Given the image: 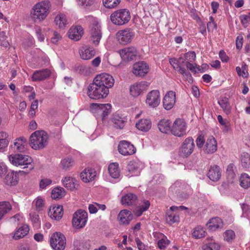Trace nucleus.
Returning a JSON list of instances; mask_svg holds the SVG:
<instances>
[{"label": "nucleus", "mask_w": 250, "mask_h": 250, "mask_svg": "<svg viewBox=\"0 0 250 250\" xmlns=\"http://www.w3.org/2000/svg\"><path fill=\"white\" fill-rule=\"evenodd\" d=\"M50 2L47 0L37 2L31 10L30 15L34 21H43L49 13Z\"/></svg>", "instance_id": "nucleus-1"}, {"label": "nucleus", "mask_w": 250, "mask_h": 250, "mask_svg": "<svg viewBox=\"0 0 250 250\" xmlns=\"http://www.w3.org/2000/svg\"><path fill=\"white\" fill-rule=\"evenodd\" d=\"M10 163L16 167H22L23 168L26 169L25 173H29L34 168V166L32 164L33 160L28 155L22 154H12L8 156Z\"/></svg>", "instance_id": "nucleus-2"}, {"label": "nucleus", "mask_w": 250, "mask_h": 250, "mask_svg": "<svg viewBox=\"0 0 250 250\" xmlns=\"http://www.w3.org/2000/svg\"><path fill=\"white\" fill-rule=\"evenodd\" d=\"M87 89L88 96L95 100L105 98L109 93V90L106 87L102 86L95 80L88 85Z\"/></svg>", "instance_id": "nucleus-3"}, {"label": "nucleus", "mask_w": 250, "mask_h": 250, "mask_svg": "<svg viewBox=\"0 0 250 250\" xmlns=\"http://www.w3.org/2000/svg\"><path fill=\"white\" fill-rule=\"evenodd\" d=\"M48 138L44 131H36L30 136V145L35 150L43 148L47 144Z\"/></svg>", "instance_id": "nucleus-4"}, {"label": "nucleus", "mask_w": 250, "mask_h": 250, "mask_svg": "<svg viewBox=\"0 0 250 250\" xmlns=\"http://www.w3.org/2000/svg\"><path fill=\"white\" fill-rule=\"evenodd\" d=\"M129 11L127 9H120L114 11L110 16L111 22L115 25L121 26L126 24L130 20Z\"/></svg>", "instance_id": "nucleus-5"}, {"label": "nucleus", "mask_w": 250, "mask_h": 250, "mask_svg": "<svg viewBox=\"0 0 250 250\" xmlns=\"http://www.w3.org/2000/svg\"><path fill=\"white\" fill-rule=\"evenodd\" d=\"M90 110L97 119H101L104 121L111 112V105L110 104H92Z\"/></svg>", "instance_id": "nucleus-6"}, {"label": "nucleus", "mask_w": 250, "mask_h": 250, "mask_svg": "<svg viewBox=\"0 0 250 250\" xmlns=\"http://www.w3.org/2000/svg\"><path fill=\"white\" fill-rule=\"evenodd\" d=\"M89 18L93 20L89 31L90 41L93 45L97 46L102 37L101 25L93 17L89 16Z\"/></svg>", "instance_id": "nucleus-7"}, {"label": "nucleus", "mask_w": 250, "mask_h": 250, "mask_svg": "<svg viewBox=\"0 0 250 250\" xmlns=\"http://www.w3.org/2000/svg\"><path fill=\"white\" fill-rule=\"evenodd\" d=\"M50 243L54 250H63L66 246V238L60 232L54 233L50 238Z\"/></svg>", "instance_id": "nucleus-8"}, {"label": "nucleus", "mask_w": 250, "mask_h": 250, "mask_svg": "<svg viewBox=\"0 0 250 250\" xmlns=\"http://www.w3.org/2000/svg\"><path fill=\"white\" fill-rule=\"evenodd\" d=\"M87 221V213L82 209L76 211L73 214L72 225L77 229L83 228Z\"/></svg>", "instance_id": "nucleus-9"}, {"label": "nucleus", "mask_w": 250, "mask_h": 250, "mask_svg": "<svg viewBox=\"0 0 250 250\" xmlns=\"http://www.w3.org/2000/svg\"><path fill=\"white\" fill-rule=\"evenodd\" d=\"M187 125L185 121L180 118L176 119L171 127V133L177 137H183L186 134Z\"/></svg>", "instance_id": "nucleus-10"}, {"label": "nucleus", "mask_w": 250, "mask_h": 250, "mask_svg": "<svg viewBox=\"0 0 250 250\" xmlns=\"http://www.w3.org/2000/svg\"><path fill=\"white\" fill-rule=\"evenodd\" d=\"M134 36V33L130 28L119 30L116 33V39L121 44H126L132 41Z\"/></svg>", "instance_id": "nucleus-11"}, {"label": "nucleus", "mask_w": 250, "mask_h": 250, "mask_svg": "<svg viewBox=\"0 0 250 250\" xmlns=\"http://www.w3.org/2000/svg\"><path fill=\"white\" fill-rule=\"evenodd\" d=\"M195 145L192 137L187 138L182 144L180 152L182 156L188 157L193 152Z\"/></svg>", "instance_id": "nucleus-12"}, {"label": "nucleus", "mask_w": 250, "mask_h": 250, "mask_svg": "<svg viewBox=\"0 0 250 250\" xmlns=\"http://www.w3.org/2000/svg\"><path fill=\"white\" fill-rule=\"evenodd\" d=\"M119 53L123 61L129 62L136 59L138 52L136 47L129 46L120 50Z\"/></svg>", "instance_id": "nucleus-13"}, {"label": "nucleus", "mask_w": 250, "mask_h": 250, "mask_svg": "<svg viewBox=\"0 0 250 250\" xmlns=\"http://www.w3.org/2000/svg\"><path fill=\"white\" fill-rule=\"evenodd\" d=\"M160 92L157 90L150 91L146 95V103L149 107H156L160 103Z\"/></svg>", "instance_id": "nucleus-14"}, {"label": "nucleus", "mask_w": 250, "mask_h": 250, "mask_svg": "<svg viewBox=\"0 0 250 250\" xmlns=\"http://www.w3.org/2000/svg\"><path fill=\"white\" fill-rule=\"evenodd\" d=\"M27 140L23 137L16 139L13 144L10 146L11 149L14 152H25L27 149Z\"/></svg>", "instance_id": "nucleus-15"}, {"label": "nucleus", "mask_w": 250, "mask_h": 250, "mask_svg": "<svg viewBox=\"0 0 250 250\" xmlns=\"http://www.w3.org/2000/svg\"><path fill=\"white\" fill-rule=\"evenodd\" d=\"M149 67L147 63L145 62H139L133 64V73L136 76L143 77L149 71Z\"/></svg>", "instance_id": "nucleus-16"}, {"label": "nucleus", "mask_w": 250, "mask_h": 250, "mask_svg": "<svg viewBox=\"0 0 250 250\" xmlns=\"http://www.w3.org/2000/svg\"><path fill=\"white\" fill-rule=\"evenodd\" d=\"M94 80L102 86L106 87L108 89L112 87L114 83V79L113 77L106 73L97 75Z\"/></svg>", "instance_id": "nucleus-17"}, {"label": "nucleus", "mask_w": 250, "mask_h": 250, "mask_svg": "<svg viewBox=\"0 0 250 250\" xmlns=\"http://www.w3.org/2000/svg\"><path fill=\"white\" fill-rule=\"evenodd\" d=\"M118 150L120 153L123 155H132L136 152L134 146L129 142L126 141H122L118 145Z\"/></svg>", "instance_id": "nucleus-18"}, {"label": "nucleus", "mask_w": 250, "mask_h": 250, "mask_svg": "<svg viewBox=\"0 0 250 250\" xmlns=\"http://www.w3.org/2000/svg\"><path fill=\"white\" fill-rule=\"evenodd\" d=\"M148 86V83L144 81L136 83L130 87V94L132 96L136 97L140 95L144 91L146 90Z\"/></svg>", "instance_id": "nucleus-19"}, {"label": "nucleus", "mask_w": 250, "mask_h": 250, "mask_svg": "<svg viewBox=\"0 0 250 250\" xmlns=\"http://www.w3.org/2000/svg\"><path fill=\"white\" fill-rule=\"evenodd\" d=\"M175 93L172 91L167 93L163 99L164 107L167 110L171 109L175 103Z\"/></svg>", "instance_id": "nucleus-20"}, {"label": "nucleus", "mask_w": 250, "mask_h": 250, "mask_svg": "<svg viewBox=\"0 0 250 250\" xmlns=\"http://www.w3.org/2000/svg\"><path fill=\"white\" fill-rule=\"evenodd\" d=\"M217 148V142L213 136H209L207 139L204 147L206 153L211 154L214 153Z\"/></svg>", "instance_id": "nucleus-21"}, {"label": "nucleus", "mask_w": 250, "mask_h": 250, "mask_svg": "<svg viewBox=\"0 0 250 250\" xmlns=\"http://www.w3.org/2000/svg\"><path fill=\"white\" fill-rule=\"evenodd\" d=\"M133 215L131 211L126 209L121 210L118 214V220L122 224L127 225L133 219Z\"/></svg>", "instance_id": "nucleus-22"}, {"label": "nucleus", "mask_w": 250, "mask_h": 250, "mask_svg": "<svg viewBox=\"0 0 250 250\" xmlns=\"http://www.w3.org/2000/svg\"><path fill=\"white\" fill-rule=\"evenodd\" d=\"M62 207L61 206L51 207L48 211V215L54 220H59L63 215Z\"/></svg>", "instance_id": "nucleus-23"}, {"label": "nucleus", "mask_w": 250, "mask_h": 250, "mask_svg": "<svg viewBox=\"0 0 250 250\" xmlns=\"http://www.w3.org/2000/svg\"><path fill=\"white\" fill-rule=\"evenodd\" d=\"M83 33V29L81 26L72 27L68 31V37L69 39L77 41L81 38Z\"/></svg>", "instance_id": "nucleus-24"}, {"label": "nucleus", "mask_w": 250, "mask_h": 250, "mask_svg": "<svg viewBox=\"0 0 250 250\" xmlns=\"http://www.w3.org/2000/svg\"><path fill=\"white\" fill-rule=\"evenodd\" d=\"M111 122L114 127L117 129H123L125 126L126 119L122 117L118 113L113 114L111 118Z\"/></svg>", "instance_id": "nucleus-25"}, {"label": "nucleus", "mask_w": 250, "mask_h": 250, "mask_svg": "<svg viewBox=\"0 0 250 250\" xmlns=\"http://www.w3.org/2000/svg\"><path fill=\"white\" fill-rule=\"evenodd\" d=\"M208 178L212 181H217L221 177V172L219 166L213 165L210 167L207 174Z\"/></svg>", "instance_id": "nucleus-26"}, {"label": "nucleus", "mask_w": 250, "mask_h": 250, "mask_svg": "<svg viewBox=\"0 0 250 250\" xmlns=\"http://www.w3.org/2000/svg\"><path fill=\"white\" fill-rule=\"evenodd\" d=\"M178 207L176 206H171L170 209L167 211L166 216L167 222L169 225H172L175 223L179 221V215L173 213V211L177 210Z\"/></svg>", "instance_id": "nucleus-27"}, {"label": "nucleus", "mask_w": 250, "mask_h": 250, "mask_svg": "<svg viewBox=\"0 0 250 250\" xmlns=\"http://www.w3.org/2000/svg\"><path fill=\"white\" fill-rule=\"evenodd\" d=\"M223 225L222 220L218 217L211 218L207 224V226L211 231H215L218 229H221L223 227Z\"/></svg>", "instance_id": "nucleus-28"}, {"label": "nucleus", "mask_w": 250, "mask_h": 250, "mask_svg": "<svg viewBox=\"0 0 250 250\" xmlns=\"http://www.w3.org/2000/svg\"><path fill=\"white\" fill-rule=\"evenodd\" d=\"M140 164L135 161H130L127 166V170L130 176H136L140 174L141 168Z\"/></svg>", "instance_id": "nucleus-29"}, {"label": "nucleus", "mask_w": 250, "mask_h": 250, "mask_svg": "<svg viewBox=\"0 0 250 250\" xmlns=\"http://www.w3.org/2000/svg\"><path fill=\"white\" fill-rule=\"evenodd\" d=\"M96 175L95 170L91 168H85L80 174L81 179L85 183L89 182L94 179Z\"/></svg>", "instance_id": "nucleus-30"}, {"label": "nucleus", "mask_w": 250, "mask_h": 250, "mask_svg": "<svg viewBox=\"0 0 250 250\" xmlns=\"http://www.w3.org/2000/svg\"><path fill=\"white\" fill-rule=\"evenodd\" d=\"M50 76V71L48 69L36 71L32 75L34 81L44 80Z\"/></svg>", "instance_id": "nucleus-31"}, {"label": "nucleus", "mask_w": 250, "mask_h": 250, "mask_svg": "<svg viewBox=\"0 0 250 250\" xmlns=\"http://www.w3.org/2000/svg\"><path fill=\"white\" fill-rule=\"evenodd\" d=\"M29 231V226L26 224H23L15 232L13 238L15 240L21 239L26 236Z\"/></svg>", "instance_id": "nucleus-32"}, {"label": "nucleus", "mask_w": 250, "mask_h": 250, "mask_svg": "<svg viewBox=\"0 0 250 250\" xmlns=\"http://www.w3.org/2000/svg\"><path fill=\"white\" fill-rule=\"evenodd\" d=\"M136 126L141 131L147 132L151 127V122L149 119H141L136 124Z\"/></svg>", "instance_id": "nucleus-33"}, {"label": "nucleus", "mask_w": 250, "mask_h": 250, "mask_svg": "<svg viewBox=\"0 0 250 250\" xmlns=\"http://www.w3.org/2000/svg\"><path fill=\"white\" fill-rule=\"evenodd\" d=\"M218 103L227 115H229L231 113V107L229 99L226 97L222 98L218 100Z\"/></svg>", "instance_id": "nucleus-34"}, {"label": "nucleus", "mask_w": 250, "mask_h": 250, "mask_svg": "<svg viewBox=\"0 0 250 250\" xmlns=\"http://www.w3.org/2000/svg\"><path fill=\"white\" fill-rule=\"evenodd\" d=\"M136 200L137 196L136 195L129 193L122 197L121 203L123 205L130 206L134 204Z\"/></svg>", "instance_id": "nucleus-35"}, {"label": "nucleus", "mask_w": 250, "mask_h": 250, "mask_svg": "<svg viewBox=\"0 0 250 250\" xmlns=\"http://www.w3.org/2000/svg\"><path fill=\"white\" fill-rule=\"evenodd\" d=\"M170 122L168 120L163 119L159 121L158 126L160 131L164 133L171 132Z\"/></svg>", "instance_id": "nucleus-36"}, {"label": "nucleus", "mask_w": 250, "mask_h": 250, "mask_svg": "<svg viewBox=\"0 0 250 250\" xmlns=\"http://www.w3.org/2000/svg\"><path fill=\"white\" fill-rule=\"evenodd\" d=\"M62 185L68 189L73 190L75 188L76 180L71 177H65L62 180Z\"/></svg>", "instance_id": "nucleus-37"}, {"label": "nucleus", "mask_w": 250, "mask_h": 250, "mask_svg": "<svg viewBox=\"0 0 250 250\" xmlns=\"http://www.w3.org/2000/svg\"><path fill=\"white\" fill-rule=\"evenodd\" d=\"M12 209V206L9 202H0V220Z\"/></svg>", "instance_id": "nucleus-38"}, {"label": "nucleus", "mask_w": 250, "mask_h": 250, "mask_svg": "<svg viewBox=\"0 0 250 250\" xmlns=\"http://www.w3.org/2000/svg\"><path fill=\"white\" fill-rule=\"evenodd\" d=\"M18 176L13 172H8L4 179V183L7 185L14 186L18 182Z\"/></svg>", "instance_id": "nucleus-39"}, {"label": "nucleus", "mask_w": 250, "mask_h": 250, "mask_svg": "<svg viewBox=\"0 0 250 250\" xmlns=\"http://www.w3.org/2000/svg\"><path fill=\"white\" fill-rule=\"evenodd\" d=\"M95 55V50L93 48L88 47L82 50L80 52V56L82 59L87 60L91 59Z\"/></svg>", "instance_id": "nucleus-40"}, {"label": "nucleus", "mask_w": 250, "mask_h": 250, "mask_svg": "<svg viewBox=\"0 0 250 250\" xmlns=\"http://www.w3.org/2000/svg\"><path fill=\"white\" fill-rule=\"evenodd\" d=\"M205 229L201 226L196 227L192 232V236L195 239H200L206 236Z\"/></svg>", "instance_id": "nucleus-41"}, {"label": "nucleus", "mask_w": 250, "mask_h": 250, "mask_svg": "<svg viewBox=\"0 0 250 250\" xmlns=\"http://www.w3.org/2000/svg\"><path fill=\"white\" fill-rule=\"evenodd\" d=\"M54 21L56 24L58 25L60 28H64L67 24L66 16L63 14L57 15L55 18Z\"/></svg>", "instance_id": "nucleus-42"}, {"label": "nucleus", "mask_w": 250, "mask_h": 250, "mask_svg": "<svg viewBox=\"0 0 250 250\" xmlns=\"http://www.w3.org/2000/svg\"><path fill=\"white\" fill-rule=\"evenodd\" d=\"M108 171L110 175L113 178H117L120 176V170L117 163L110 164L108 166Z\"/></svg>", "instance_id": "nucleus-43"}, {"label": "nucleus", "mask_w": 250, "mask_h": 250, "mask_svg": "<svg viewBox=\"0 0 250 250\" xmlns=\"http://www.w3.org/2000/svg\"><path fill=\"white\" fill-rule=\"evenodd\" d=\"M240 185L244 189L250 187V176L247 173H242L239 178Z\"/></svg>", "instance_id": "nucleus-44"}, {"label": "nucleus", "mask_w": 250, "mask_h": 250, "mask_svg": "<svg viewBox=\"0 0 250 250\" xmlns=\"http://www.w3.org/2000/svg\"><path fill=\"white\" fill-rule=\"evenodd\" d=\"M74 164V161L72 158L66 157L62 160L60 166L62 169L67 170L72 167Z\"/></svg>", "instance_id": "nucleus-45"}, {"label": "nucleus", "mask_w": 250, "mask_h": 250, "mask_svg": "<svg viewBox=\"0 0 250 250\" xmlns=\"http://www.w3.org/2000/svg\"><path fill=\"white\" fill-rule=\"evenodd\" d=\"M65 194V191L63 188L59 187L54 188L51 193V197L53 199H59L62 198Z\"/></svg>", "instance_id": "nucleus-46"}, {"label": "nucleus", "mask_w": 250, "mask_h": 250, "mask_svg": "<svg viewBox=\"0 0 250 250\" xmlns=\"http://www.w3.org/2000/svg\"><path fill=\"white\" fill-rule=\"evenodd\" d=\"M208 240H210L211 241L203 246V250H219L220 245L219 244L211 238H208Z\"/></svg>", "instance_id": "nucleus-47"}, {"label": "nucleus", "mask_w": 250, "mask_h": 250, "mask_svg": "<svg viewBox=\"0 0 250 250\" xmlns=\"http://www.w3.org/2000/svg\"><path fill=\"white\" fill-rule=\"evenodd\" d=\"M149 206V201L148 200L145 201L142 205H140L137 208H136L135 214L138 216H141L143 212L148 209Z\"/></svg>", "instance_id": "nucleus-48"}, {"label": "nucleus", "mask_w": 250, "mask_h": 250, "mask_svg": "<svg viewBox=\"0 0 250 250\" xmlns=\"http://www.w3.org/2000/svg\"><path fill=\"white\" fill-rule=\"evenodd\" d=\"M29 216L33 226L38 228L40 226L41 221L38 213L34 211H31Z\"/></svg>", "instance_id": "nucleus-49"}, {"label": "nucleus", "mask_w": 250, "mask_h": 250, "mask_svg": "<svg viewBox=\"0 0 250 250\" xmlns=\"http://www.w3.org/2000/svg\"><path fill=\"white\" fill-rule=\"evenodd\" d=\"M241 161L244 167H248L250 165V155L247 152H243L241 155Z\"/></svg>", "instance_id": "nucleus-50"}, {"label": "nucleus", "mask_w": 250, "mask_h": 250, "mask_svg": "<svg viewBox=\"0 0 250 250\" xmlns=\"http://www.w3.org/2000/svg\"><path fill=\"white\" fill-rule=\"evenodd\" d=\"M121 2V0H103L104 5L107 8H115Z\"/></svg>", "instance_id": "nucleus-51"}, {"label": "nucleus", "mask_w": 250, "mask_h": 250, "mask_svg": "<svg viewBox=\"0 0 250 250\" xmlns=\"http://www.w3.org/2000/svg\"><path fill=\"white\" fill-rule=\"evenodd\" d=\"M183 60L182 58H180L179 60L175 58H171L169 59V63L172 66L173 68L177 71L179 72L180 69H182V67L179 60Z\"/></svg>", "instance_id": "nucleus-52"}, {"label": "nucleus", "mask_w": 250, "mask_h": 250, "mask_svg": "<svg viewBox=\"0 0 250 250\" xmlns=\"http://www.w3.org/2000/svg\"><path fill=\"white\" fill-rule=\"evenodd\" d=\"M235 168L234 165L233 164H230L227 167L226 170L227 175L230 180L233 179L235 177V174L234 171Z\"/></svg>", "instance_id": "nucleus-53"}, {"label": "nucleus", "mask_w": 250, "mask_h": 250, "mask_svg": "<svg viewBox=\"0 0 250 250\" xmlns=\"http://www.w3.org/2000/svg\"><path fill=\"white\" fill-rule=\"evenodd\" d=\"M38 101L35 100L33 101L31 104L30 110L29 111L28 115L30 117L33 118L35 115V110L38 108Z\"/></svg>", "instance_id": "nucleus-54"}, {"label": "nucleus", "mask_w": 250, "mask_h": 250, "mask_svg": "<svg viewBox=\"0 0 250 250\" xmlns=\"http://www.w3.org/2000/svg\"><path fill=\"white\" fill-rule=\"evenodd\" d=\"M235 234L232 230H228L224 233V239L228 242H230L234 239Z\"/></svg>", "instance_id": "nucleus-55"}, {"label": "nucleus", "mask_w": 250, "mask_h": 250, "mask_svg": "<svg viewBox=\"0 0 250 250\" xmlns=\"http://www.w3.org/2000/svg\"><path fill=\"white\" fill-rule=\"evenodd\" d=\"M185 60L187 62H193L196 59V54L194 51L188 52L185 54Z\"/></svg>", "instance_id": "nucleus-56"}, {"label": "nucleus", "mask_w": 250, "mask_h": 250, "mask_svg": "<svg viewBox=\"0 0 250 250\" xmlns=\"http://www.w3.org/2000/svg\"><path fill=\"white\" fill-rule=\"evenodd\" d=\"M180 70L179 73L182 74L188 82H192V76L190 73L188 72L184 67Z\"/></svg>", "instance_id": "nucleus-57"}, {"label": "nucleus", "mask_w": 250, "mask_h": 250, "mask_svg": "<svg viewBox=\"0 0 250 250\" xmlns=\"http://www.w3.org/2000/svg\"><path fill=\"white\" fill-rule=\"evenodd\" d=\"M52 183V180L47 179L44 178L41 180L40 183V188L42 189L45 188L47 186L51 185Z\"/></svg>", "instance_id": "nucleus-58"}, {"label": "nucleus", "mask_w": 250, "mask_h": 250, "mask_svg": "<svg viewBox=\"0 0 250 250\" xmlns=\"http://www.w3.org/2000/svg\"><path fill=\"white\" fill-rule=\"evenodd\" d=\"M80 4L85 8L89 7L95 3V0H78Z\"/></svg>", "instance_id": "nucleus-59"}, {"label": "nucleus", "mask_w": 250, "mask_h": 250, "mask_svg": "<svg viewBox=\"0 0 250 250\" xmlns=\"http://www.w3.org/2000/svg\"><path fill=\"white\" fill-rule=\"evenodd\" d=\"M135 241L139 250H148L147 246L142 242L138 237L136 238Z\"/></svg>", "instance_id": "nucleus-60"}, {"label": "nucleus", "mask_w": 250, "mask_h": 250, "mask_svg": "<svg viewBox=\"0 0 250 250\" xmlns=\"http://www.w3.org/2000/svg\"><path fill=\"white\" fill-rule=\"evenodd\" d=\"M169 241L167 239H161L158 242V246L161 250H164L166 248V246L168 245Z\"/></svg>", "instance_id": "nucleus-61"}, {"label": "nucleus", "mask_w": 250, "mask_h": 250, "mask_svg": "<svg viewBox=\"0 0 250 250\" xmlns=\"http://www.w3.org/2000/svg\"><path fill=\"white\" fill-rule=\"evenodd\" d=\"M240 19L242 24L247 26L249 21H250V13L241 16Z\"/></svg>", "instance_id": "nucleus-62"}, {"label": "nucleus", "mask_w": 250, "mask_h": 250, "mask_svg": "<svg viewBox=\"0 0 250 250\" xmlns=\"http://www.w3.org/2000/svg\"><path fill=\"white\" fill-rule=\"evenodd\" d=\"M35 206L36 209L38 211H40L42 209L43 207V201L41 198H38L35 201Z\"/></svg>", "instance_id": "nucleus-63"}, {"label": "nucleus", "mask_w": 250, "mask_h": 250, "mask_svg": "<svg viewBox=\"0 0 250 250\" xmlns=\"http://www.w3.org/2000/svg\"><path fill=\"white\" fill-rule=\"evenodd\" d=\"M217 119L219 123L224 127V130L225 131H228L229 130V126L228 125V124L225 121L223 120V118L221 115H218L217 116Z\"/></svg>", "instance_id": "nucleus-64"}]
</instances>
